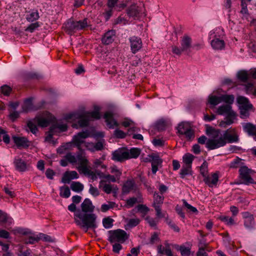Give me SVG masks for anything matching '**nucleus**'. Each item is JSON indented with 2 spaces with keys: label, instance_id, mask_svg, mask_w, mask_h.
<instances>
[{
  "label": "nucleus",
  "instance_id": "f257e3e1",
  "mask_svg": "<svg viewBox=\"0 0 256 256\" xmlns=\"http://www.w3.org/2000/svg\"><path fill=\"white\" fill-rule=\"evenodd\" d=\"M96 216L94 214H84L80 210L74 213L76 223L85 232L88 230H94L97 228Z\"/></svg>",
  "mask_w": 256,
  "mask_h": 256
},
{
  "label": "nucleus",
  "instance_id": "f03ea898",
  "mask_svg": "<svg viewBox=\"0 0 256 256\" xmlns=\"http://www.w3.org/2000/svg\"><path fill=\"white\" fill-rule=\"evenodd\" d=\"M88 26L87 18H84L79 21H74L72 19H69L64 24V30L70 35H72L76 31L83 30Z\"/></svg>",
  "mask_w": 256,
  "mask_h": 256
},
{
  "label": "nucleus",
  "instance_id": "7ed1b4c3",
  "mask_svg": "<svg viewBox=\"0 0 256 256\" xmlns=\"http://www.w3.org/2000/svg\"><path fill=\"white\" fill-rule=\"evenodd\" d=\"M238 172L239 178L241 180L240 184L248 186L256 184L252 177L256 173L254 170L244 166L240 167Z\"/></svg>",
  "mask_w": 256,
  "mask_h": 256
},
{
  "label": "nucleus",
  "instance_id": "20e7f679",
  "mask_svg": "<svg viewBox=\"0 0 256 256\" xmlns=\"http://www.w3.org/2000/svg\"><path fill=\"white\" fill-rule=\"evenodd\" d=\"M238 102L240 104V118L242 119H246L249 117V110L253 108V106L250 102L249 100L243 96H238L237 98Z\"/></svg>",
  "mask_w": 256,
  "mask_h": 256
},
{
  "label": "nucleus",
  "instance_id": "39448f33",
  "mask_svg": "<svg viewBox=\"0 0 256 256\" xmlns=\"http://www.w3.org/2000/svg\"><path fill=\"white\" fill-rule=\"evenodd\" d=\"M180 43V48L176 46H172V52L178 56L181 55L182 52H188L190 50L192 47V40L189 36L184 35L182 38Z\"/></svg>",
  "mask_w": 256,
  "mask_h": 256
},
{
  "label": "nucleus",
  "instance_id": "423d86ee",
  "mask_svg": "<svg viewBox=\"0 0 256 256\" xmlns=\"http://www.w3.org/2000/svg\"><path fill=\"white\" fill-rule=\"evenodd\" d=\"M220 136L224 140V146L227 143L238 142L240 141L239 135L236 128H230L227 129L222 134H220Z\"/></svg>",
  "mask_w": 256,
  "mask_h": 256
},
{
  "label": "nucleus",
  "instance_id": "0eeeda50",
  "mask_svg": "<svg viewBox=\"0 0 256 256\" xmlns=\"http://www.w3.org/2000/svg\"><path fill=\"white\" fill-rule=\"evenodd\" d=\"M66 119L68 120L78 119V124L81 128L88 126L90 120L85 112L70 114L66 116Z\"/></svg>",
  "mask_w": 256,
  "mask_h": 256
},
{
  "label": "nucleus",
  "instance_id": "6e6552de",
  "mask_svg": "<svg viewBox=\"0 0 256 256\" xmlns=\"http://www.w3.org/2000/svg\"><path fill=\"white\" fill-rule=\"evenodd\" d=\"M143 6H138L136 4H132L126 10L128 16L134 20H139L142 16H146L144 12Z\"/></svg>",
  "mask_w": 256,
  "mask_h": 256
},
{
  "label": "nucleus",
  "instance_id": "1a4fd4ad",
  "mask_svg": "<svg viewBox=\"0 0 256 256\" xmlns=\"http://www.w3.org/2000/svg\"><path fill=\"white\" fill-rule=\"evenodd\" d=\"M178 132L184 135L188 140H190L194 137V132L190 124L188 122L180 123L177 128Z\"/></svg>",
  "mask_w": 256,
  "mask_h": 256
},
{
  "label": "nucleus",
  "instance_id": "9d476101",
  "mask_svg": "<svg viewBox=\"0 0 256 256\" xmlns=\"http://www.w3.org/2000/svg\"><path fill=\"white\" fill-rule=\"evenodd\" d=\"M109 232L112 234L108 238V241L110 243H112L116 240L124 242L128 238L126 232L121 229L110 230Z\"/></svg>",
  "mask_w": 256,
  "mask_h": 256
},
{
  "label": "nucleus",
  "instance_id": "9b49d317",
  "mask_svg": "<svg viewBox=\"0 0 256 256\" xmlns=\"http://www.w3.org/2000/svg\"><path fill=\"white\" fill-rule=\"evenodd\" d=\"M78 164V169L80 172H84L88 168V160L85 156L84 150L80 151L76 154V162Z\"/></svg>",
  "mask_w": 256,
  "mask_h": 256
},
{
  "label": "nucleus",
  "instance_id": "f8f14e48",
  "mask_svg": "<svg viewBox=\"0 0 256 256\" xmlns=\"http://www.w3.org/2000/svg\"><path fill=\"white\" fill-rule=\"evenodd\" d=\"M224 140L219 136V134H214L212 139H208L206 142V147L209 150H212L224 146Z\"/></svg>",
  "mask_w": 256,
  "mask_h": 256
},
{
  "label": "nucleus",
  "instance_id": "ddd939ff",
  "mask_svg": "<svg viewBox=\"0 0 256 256\" xmlns=\"http://www.w3.org/2000/svg\"><path fill=\"white\" fill-rule=\"evenodd\" d=\"M128 150L124 148H122L112 152V160L114 161L122 162L128 160Z\"/></svg>",
  "mask_w": 256,
  "mask_h": 256
},
{
  "label": "nucleus",
  "instance_id": "4468645a",
  "mask_svg": "<svg viewBox=\"0 0 256 256\" xmlns=\"http://www.w3.org/2000/svg\"><path fill=\"white\" fill-rule=\"evenodd\" d=\"M150 158V162H151L152 171L155 174L159 168L162 167V160L156 154H152L148 156Z\"/></svg>",
  "mask_w": 256,
  "mask_h": 256
},
{
  "label": "nucleus",
  "instance_id": "2eb2a0df",
  "mask_svg": "<svg viewBox=\"0 0 256 256\" xmlns=\"http://www.w3.org/2000/svg\"><path fill=\"white\" fill-rule=\"evenodd\" d=\"M129 40L132 53L136 54L142 48V40L140 38L132 36L130 38Z\"/></svg>",
  "mask_w": 256,
  "mask_h": 256
},
{
  "label": "nucleus",
  "instance_id": "dca6fc26",
  "mask_svg": "<svg viewBox=\"0 0 256 256\" xmlns=\"http://www.w3.org/2000/svg\"><path fill=\"white\" fill-rule=\"evenodd\" d=\"M104 118L108 127L110 129H113L114 127L119 126V124L114 120V114L110 112H106L104 115Z\"/></svg>",
  "mask_w": 256,
  "mask_h": 256
},
{
  "label": "nucleus",
  "instance_id": "f3484780",
  "mask_svg": "<svg viewBox=\"0 0 256 256\" xmlns=\"http://www.w3.org/2000/svg\"><path fill=\"white\" fill-rule=\"evenodd\" d=\"M12 138L18 148H28L30 146V142L26 137L14 136Z\"/></svg>",
  "mask_w": 256,
  "mask_h": 256
},
{
  "label": "nucleus",
  "instance_id": "a211bd4d",
  "mask_svg": "<svg viewBox=\"0 0 256 256\" xmlns=\"http://www.w3.org/2000/svg\"><path fill=\"white\" fill-rule=\"evenodd\" d=\"M242 126L244 132L248 136H254L256 140V126L251 122H245L242 124Z\"/></svg>",
  "mask_w": 256,
  "mask_h": 256
},
{
  "label": "nucleus",
  "instance_id": "6ab92c4d",
  "mask_svg": "<svg viewBox=\"0 0 256 256\" xmlns=\"http://www.w3.org/2000/svg\"><path fill=\"white\" fill-rule=\"evenodd\" d=\"M137 188L135 181L133 179L128 180L123 184L122 190L124 194H128Z\"/></svg>",
  "mask_w": 256,
  "mask_h": 256
},
{
  "label": "nucleus",
  "instance_id": "aec40b11",
  "mask_svg": "<svg viewBox=\"0 0 256 256\" xmlns=\"http://www.w3.org/2000/svg\"><path fill=\"white\" fill-rule=\"evenodd\" d=\"M219 172L211 173L210 174H208V178L210 183L204 182L210 188L216 187L219 179Z\"/></svg>",
  "mask_w": 256,
  "mask_h": 256
},
{
  "label": "nucleus",
  "instance_id": "412c9836",
  "mask_svg": "<svg viewBox=\"0 0 256 256\" xmlns=\"http://www.w3.org/2000/svg\"><path fill=\"white\" fill-rule=\"evenodd\" d=\"M244 218V225L246 228H252L254 224V218L252 215L250 214L248 212L243 214Z\"/></svg>",
  "mask_w": 256,
  "mask_h": 256
},
{
  "label": "nucleus",
  "instance_id": "4be33fe9",
  "mask_svg": "<svg viewBox=\"0 0 256 256\" xmlns=\"http://www.w3.org/2000/svg\"><path fill=\"white\" fill-rule=\"evenodd\" d=\"M14 164L16 170L18 172H23L27 170L26 162L20 158H15Z\"/></svg>",
  "mask_w": 256,
  "mask_h": 256
},
{
  "label": "nucleus",
  "instance_id": "5701e85b",
  "mask_svg": "<svg viewBox=\"0 0 256 256\" xmlns=\"http://www.w3.org/2000/svg\"><path fill=\"white\" fill-rule=\"evenodd\" d=\"M82 212L86 214V212H92L94 210L91 200L88 198H86L81 204Z\"/></svg>",
  "mask_w": 256,
  "mask_h": 256
},
{
  "label": "nucleus",
  "instance_id": "b1692460",
  "mask_svg": "<svg viewBox=\"0 0 256 256\" xmlns=\"http://www.w3.org/2000/svg\"><path fill=\"white\" fill-rule=\"evenodd\" d=\"M115 32L113 30H109L105 33L102 38V42L104 44H109L114 40Z\"/></svg>",
  "mask_w": 256,
  "mask_h": 256
},
{
  "label": "nucleus",
  "instance_id": "393cba45",
  "mask_svg": "<svg viewBox=\"0 0 256 256\" xmlns=\"http://www.w3.org/2000/svg\"><path fill=\"white\" fill-rule=\"evenodd\" d=\"M200 173L204 178V182L210 183L208 178V164L206 161H204L200 166Z\"/></svg>",
  "mask_w": 256,
  "mask_h": 256
},
{
  "label": "nucleus",
  "instance_id": "a878e982",
  "mask_svg": "<svg viewBox=\"0 0 256 256\" xmlns=\"http://www.w3.org/2000/svg\"><path fill=\"white\" fill-rule=\"evenodd\" d=\"M174 248L180 252L182 256H190V248L186 247L184 244L178 245L176 244L174 245Z\"/></svg>",
  "mask_w": 256,
  "mask_h": 256
},
{
  "label": "nucleus",
  "instance_id": "bb28decb",
  "mask_svg": "<svg viewBox=\"0 0 256 256\" xmlns=\"http://www.w3.org/2000/svg\"><path fill=\"white\" fill-rule=\"evenodd\" d=\"M100 108L98 107H95L94 110L85 112L90 120H99L100 118Z\"/></svg>",
  "mask_w": 256,
  "mask_h": 256
},
{
  "label": "nucleus",
  "instance_id": "cd10ccee",
  "mask_svg": "<svg viewBox=\"0 0 256 256\" xmlns=\"http://www.w3.org/2000/svg\"><path fill=\"white\" fill-rule=\"evenodd\" d=\"M40 18L39 14L37 10H33L28 12L26 18L28 22H33L38 20Z\"/></svg>",
  "mask_w": 256,
  "mask_h": 256
},
{
  "label": "nucleus",
  "instance_id": "c85d7f7f",
  "mask_svg": "<svg viewBox=\"0 0 256 256\" xmlns=\"http://www.w3.org/2000/svg\"><path fill=\"white\" fill-rule=\"evenodd\" d=\"M84 142L85 141L83 138L76 135H74L72 138V143L80 151L84 150L82 148V144H84Z\"/></svg>",
  "mask_w": 256,
  "mask_h": 256
},
{
  "label": "nucleus",
  "instance_id": "c756f323",
  "mask_svg": "<svg viewBox=\"0 0 256 256\" xmlns=\"http://www.w3.org/2000/svg\"><path fill=\"white\" fill-rule=\"evenodd\" d=\"M224 34V31L222 30L216 28L210 32L209 38L210 39L212 40H215L216 38L222 40Z\"/></svg>",
  "mask_w": 256,
  "mask_h": 256
},
{
  "label": "nucleus",
  "instance_id": "7c9ffc66",
  "mask_svg": "<svg viewBox=\"0 0 256 256\" xmlns=\"http://www.w3.org/2000/svg\"><path fill=\"white\" fill-rule=\"evenodd\" d=\"M211 46L215 50H222L224 47V42L223 40L216 38L212 40Z\"/></svg>",
  "mask_w": 256,
  "mask_h": 256
},
{
  "label": "nucleus",
  "instance_id": "2f4dec72",
  "mask_svg": "<svg viewBox=\"0 0 256 256\" xmlns=\"http://www.w3.org/2000/svg\"><path fill=\"white\" fill-rule=\"evenodd\" d=\"M250 77L249 72L246 70H241L238 72L237 74L238 78L241 82H246Z\"/></svg>",
  "mask_w": 256,
  "mask_h": 256
},
{
  "label": "nucleus",
  "instance_id": "473e14b6",
  "mask_svg": "<svg viewBox=\"0 0 256 256\" xmlns=\"http://www.w3.org/2000/svg\"><path fill=\"white\" fill-rule=\"evenodd\" d=\"M34 121L42 128L47 127L51 122L49 119L41 118H36L34 119Z\"/></svg>",
  "mask_w": 256,
  "mask_h": 256
},
{
  "label": "nucleus",
  "instance_id": "72a5a7b5",
  "mask_svg": "<svg viewBox=\"0 0 256 256\" xmlns=\"http://www.w3.org/2000/svg\"><path fill=\"white\" fill-rule=\"evenodd\" d=\"M236 116V113L232 110L227 114L224 118L225 121L222 122L226 124V125L230 126L234 123Z\"/></svg>",
  "mask_w": 256,
  "mask_h": 256
},
{
  "label": "nucleus",
  "instance_id": "f704fd0d",
  "mask_svg": "<svg viewBox=\"0 0 256 256\" xmlns=\"http://www.w3.org/2000/svg\"><path fill=\"white\" fill-rule=\"evenodd\" d=\"M232 111L231 106L229 104H226L219 106L216 112L218 114L222 115L225 114H228Z\"/></svg>",
  "mask_w": 256,
  "mask_h": 256
},
{
  "label": "nucleus",
  "instance_id": "c9c22d12",
  "mask_svg": "<svg viewBox=\"0 0 256 256\" xmlns=\"http://www.w3.org/2000/svg\"><path fill=\"white\" fill-rule=\"evenodd\" d=\"M140 154V150L138 148H132L130 152L128 151V160L130 158H137Z\"/></svg>",
  "mask_w": 256,
  "mask_h": 256
},
{
  "label": "nucleus",
  "instance_id": "e433bc0d",
  "mask_svg": "<svg viewBox=\"0 0 256 256\" xmlns=\"http://www.w3.org/2000/svg\"><path fill=\"white\" fill-rule=\"evenodd\" d=\"M221 102H224L229 104H232L234 100V96L232 94H222L220 96Z\"/></svg>",
  "mask_w": 256,
  "mask_h": 256
},
{
  "label": "nucleus",
  "instance_id": "4c0bfd02",
  "mask_svg": "<svg viewBox=\"0 0 256 256\" xmlns=\"http://www.w3.org/2000/svg\"><path fill=\"white\" fill-rule=\"evenodd\" d=\"M208 102L210 104L213 106H216L222 102L220 96H216L210 95L208 96Z\"/></svg>",
  "mask_w": 256,
  "mask_h": 256
},
{
  "label": "nucleus",
  "instance_id": "58836bf2",
  "mask_svg": "<svg viewBox=\"0 0 256 256\" xmlns=\"http://www.w3.org/2000/svg\"><path fill=\"white\" fill-rule=\"evenodd\" d=\"M193 160L194 156L190 153L185 154L183 156V162L186 166H192Z\"/></svg>",
  "mask_w": 256,
  "mask_h": 256
},
{
  "label": "nucleus",
  "instance_id": "ea45409f",
  "mask_svg": "<svg viewBox=\"0 0 256 256\" xmlns=\"http://www.w3.org/2000/svg\"><path fill=\"white\" fill-rule=\"evenodd\" d=\"M71 189L76 192H80L84 189V186L80 182H73L70 186Z\"/></svg>",
  "mask_w": 256,
  "mask_h": 256
},
{
  "label": "nucleus",
  "instance_id": "a19ab883",
  "mask_svg": "<svg viewBox=\"0 0 256 256\" xmlns=\"http://www.w3.org/2000/svg\"><path fill=\"white\" fill-rule=\"evenodd\" d=\"M32 98H28L24 101V103L22 106V109L24 111L28 112L32 108Z\"/></svg>",
  "mask_w": 256,
  "mask_h": 256
},
{
  "label": "nucleus",
  "instance_id": "79ce46f5",
  "mask_svg": "<svg viewBox=\"0 0 256 256\" xmlns=\"http://www.w3.org/2000/svg\"><path fill=\"white\" fill-rule=\"evenodd\" d=\"M138 211L142 214V216L144 217L148 212V208L144 204H138L136 207Z\"/></svg>",
  "mask_w": 256,
  "mask_h": 256
},
{
  "label": "nucleus",
  "instance_id": "37998d69",
  "mask_svg": "<svg viewBox=\"0 0 256 256\" xmlns=\"http://www.w3.org/2000/svg\"><path fill=\"white\" fill-rule=\"evenodd\" d=\"M114 220L110 217H107L103 218L102 224L104 228H110L113 226Z\"/></svg>",
  "mask_w": 256,
  "mask_h": 256
},
{
  "label": "nucleus",
  "instance_id": "c03bdc74",
  "mask_svg": "<svg viewBox=\"0 0 256 256\" xmlns=\"http://www.w3.org/2000/svg\"><path fill=\"white\" fill-rule=\"evenodd\" d=\"M164 198L163 196H161L158 194L154 195V202L153 204V206L154 208L156 206H161L163 204Z\"/></svg>",
  "mask_w": 256,
  "mask_h": 256
},
{
  "label": "nucleus",
  "instance_id": "a18cd8bd",
  "mask_svg": "<svg viewBox=\"0 0 256 256\" xmlns=\"http://www.w3.org/2000/svg\"><path fill=\"white\" fill-rule=\"evenodd\" d=\"M82 173L90 178L92 180H97V174H96V172L92 171L89 168Z\"/></svg>",
  "mask_w": 256,
  "mask_h": 256
},
{
  "label": "nucleus",
  "instance_id": "49530a36",
  "mask_svg": "<svg viewBox=\"0 0 256 256\" xmlns=\"http://www.w3.org/2000/svg\"><path fill=\"white\" fill-rule=\"evenodd\" d=\"M140 222L138 218H134L130 219L126 224V226L129 228H132L137 226Z\"/></svg>",
  "mask_w": 256,
  "mask_h": 256
},
{
  "label": "nucleus",
  "instance_id": "de8ad7c7",
  "mask_svg": "<svg viewBox=\"0 0 256 256\" xmlns=\"http://www.w3.org/2000/svg\"><path fill=\"white\" fill-rule=\"evenodd\" d=\"M192 171V166H183L180 170V177L184 178L186 176L190 174Z\"/></svg>",
  "mask_w": 256,
  "mask_h": 256
},
{
  "label": "nucleus",
  "instance_id": "09e8293b",
  "mask_svg": "<svg viewBox=\"0 0 256 256\" xmlns=\"http://www.w3.org/2000/svg\"><path fill=\"white\" fill-rule=\"evenodd\" d=\"M104 180H101L100 182V187H102V190L107 194H110L112 192V187L110 184H105L103 185Z\"/></svg>",
  "mask_w": 256,
  "mask_h": 256
},
{
  "label": "nucleus",
  "instance_id": "8fccbe9b",
  "mask_svg": "<svg viewBox=\"0 0 256 256\" xmlns=\"http://www.w3.org/2000/svg\"><path fill=\"white\" fill-rule=\"evenodd\" d=\"M70 195V192L68 186L60 188V196L64 198H68Z\"/></svg>",
  "mask_w": 256,
  "mask_h": 256
},
{
  "label": "nucleus",
  "instance_id": "3c124183",
  "mask_svg": "<svg viewBox=\"0 0 256 256\" xmlns=\"http://www.w3.org/2000/svg\"><path fill=\"white\" fill-rule=\"evenodd\" d=\"M220 220L228 226H232L234 224V218L228 216H221L220 217Z\"/></svg>",
  "mask_w": 256,
  "mask_h": 256
},
{
  "label": "nucleus",
  "instance_id": "603ef678",
  "mask_svg": "<svg viewBox=\"0 0 256 256\" xmlns=\"http://www.w3.org/2000/svg\"><path fill=\"white\" fill-rule=\"evenodd\" d=\"M255 87L254 85L252 83H248L245 85V92L248 94L254 95Z\"/></svg>",
  "mask_w": 256,
  "mask_h": 256
},
{
  "label": "nucleus",
  "instance_id": "864d4df0",
  "mask_svg": "<svg viewBox=\"0 0 256 256\" xmlns=\"http://www.w3.org/2000/svg\"><path fill=\"white\" fill-rule=\"evenodd\" d=\"M110 172L114 174V176L120 180L122 172L116 166H114L110 168Z\"/></svg>",
  "mask_w": 256,
  "mask_h": 256
},
{
  "label": "nucleus",
  "instance_id": "5fc2aeb1",
  "mask_svg": "<svg viewBox=\"0 0 256 256\" xmlns=\"http://www.w3.org/2000/svg\"><path fill=\"white\" fill-rule=\"evenodd\" d=\"M145 219L151 227H156L158 222V219L151 218L150 216H146Z\"/></svg>",
  "mask_w": 256,
  "mask_h": 256
},
{
  "label": "nucleus",
  "instance_id": "6e6d98bb",
  "mask_svg": "<svg viewBox=\"0 0 256 256\" xmlns=\"http://www.w3.org/2000/svg\"><path fill=\"white\" fill-rule=\"evenodd\" d=\"M0 90L4 95L8 96L11 93L12 89L8 85H4L0 87Z\"/></svg>",
  "mask_w": 256,
  "mask_h": 256
},
{
  "label": "nucleus",
  "instance_id": "4d7b16f0",
  "mask_svg": "<svg viewBox=\"0 0 256 256\" xmlns=\"http://www.w3.org/2000/svg\"><path fill=\"white\" fill-rule=\"evenodd\" d=\"M27 126L29 128L30 130L33 134H36L38 130L37 126L32 121H28L27 123Z\"/></svg>",
  "mask_w": 256,
  "mask_h": 256
},
{
  "label": "nucleus",
  "instance_id": "13d9d810",
  "mask_svg": "<svg viewBox=\"0 0 256 256\" xmlns=\"http://www.w3.org/2000/svg\"><path fill=\"white\" fill-rule=\"evenodd\" d=\"M64 158L66 159L68 162L71 164H75L76 162V156L72 155L71 152H68L64 156Z\"/></svg>",
  "mask_w": 256,
  "mask_h": 256
},
{
  "label": "nucleus",
  "instance_id": "bf43d9fd",
  "mask_svg": "<svg viewBox=\"0 0 256 256\" xmlns=\"http://www.w3.org/2000/svg\"><path fill=\"white\" fill-rule=\"evenodd\" d=\"M138 202V199L135 197H132L128 199L126 201V206L128 208H132Z\"/></svg>",
  "mask_w": 256,
  "mask_h": 256
},
{
  "label": "nucleus",
  "instance_id": "052dcab7",
  "mask_svg": "<svg viewBox=\"0 0 256 256\" xmlns=\"http://www.w3.org/2000/svg\"><path fill=\"white\" fill-rule=\"evenodd\" d=\"M115 204V202H109V204H103L101 206V211L102 212H106L110 208H113Z\"/></svg>",
  "mask_w": 256,
  "mask_h": 256
},
{
  "label": "nucleus",
  "instance_id": "680f3d73",
  "mask_svg": "<svg viewBox=\"0 0 256 256\" xmlns=\"http://www.w3.org/2000/svg\"><path fill=\"white\" fill-rule=\"evenodd\" d=\"M114 136L118 138H124L126 136V134L122 130L116 129L114 131Z\"/></svg>",
  "mask_w": 256,
  "mask_h": 256
},
{
  "label": "nucleus",
  "instance_id": "e2e57ef3",
  "mask_svg": "<svg viewBox=\"0 0 256 256\" xmlns=\"http://www.w3.org/2000/svg\"><path fill=\"white\" fill-rule=\"evenodd\" d=\"M164 250H165V254L167 256H173V254L171 250L170 244L168 242H164Z\"/></svg>",
  "mask_w": 256,
  "mask_h": 256
},
{
  "label": "nucleus",
  "instance_id": "0e129e2a",
  "mask_svg": "<svg viewBox=\"0 0 256 256\" xmlns=\"http://www.w3.org/2000/svg\"><path fill=\"white\" fill-rule=\"evenodd\" d=\"M182 202H183V204L184 206H186L190 212H192L194 213L198 212V210L196 208L194 207L193 206H192L190 204H188L185 200H182Z\"/></svg>",
  "mask_w": 256,
  "mask_h": 256
},
{
  "label": "nucleus",
  "instance_id": "69168bd1",
  "mask_svg": "<svg viewBox=\"0 0 256 256\" xmlns=\"http://www.w3.org/2000/svg\"><path fill=\"white\" fill-rule=\"evenodd\" d=\"M40 26L38 22L32 23L29 25L28 26L26 29V31H28L30 32H32L36 28Z\"/></svg>",
  "mask_w": 256,
  "mask_h": 256
},
{
  "label": "nucleus",
  "instance_id": "338daca9",
  "mask_svg": "<svg viewBox=\"0 0 256 256\" xmlns=\"http://www.w3.org/2000/svg\"><path fill=\"white\" fill-rule=\"evenodd\" d=\"M8 219L7 214L0 210V224L6 223Z\"/></svg>",
  "mask_w": 256,
  "mask_h": 256
},
{
  "label": "nucleus",
  "instance_id": "774afa93",
  "mask_svg": "<svg viewBox=\"0 0 256 256\" xmlns=\"http://www.w3.org/2000/svg\"><path fill=\"white\" fill-rule=\"evenodd\" d=\"M133 124H134L133 121L128 118H124V120L121 122V124L124 128H128V127L132 125Z\"/></svg>",
  "mask_w": 256,
  "mask_h": 256
}]
</instances>
